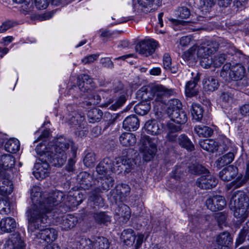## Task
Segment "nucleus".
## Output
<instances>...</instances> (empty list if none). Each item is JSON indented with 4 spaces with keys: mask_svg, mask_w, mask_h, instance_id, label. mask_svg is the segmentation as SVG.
Masks as SVG:
<instances>
[{
    "mask_svg": "<svg viewBox=\"0 0 249 249\" xmlns=\"http://www.w3.org/2000/svg\"><path fill=\"white\" fill-rule=\"evenodd\" d=\"M46 200H39L29 208L26 212L28 220V231L33 238L41 239L48 243L54 241L57 237V231L46 228L51 223L55 222L52 218L53 205Z\"/></svg>",
    "mask_w": 249,
    "mask_h": 249,
    "instance_id": "f257e3e1",
    "label": "nucleus"
},
{
    "mask_svg": "<svg viewBox=\"0 0 249 249\" xmlns=\"http://www.w3.org/2000/svg\"><path fill=\"white\" fill-rule=\"evenodd\" d=\"M43 200H46L48 204L53 205V210L52 211V218L55 220V223H59L61 225V227L64 230H68L73 228L77 223V218L72 215L69 214L63 215V213H58L59 210L55 207L59 203L64 201L65 204L68 207L71 208L79 205L82 201V200L76 201V196H67L65 200L64 195L62 192L56 191L53 192L52 195Z\"/></svg>",
    "mask_w": 249,
    "mask_h": 249,
    "instance_id": "f03ea898",
    "label": "nucleus"
},
{
    "mask_svg": "<svg viewBox=\"0 0 249 249\" xmlns=\"http://www.w3.org/2000/svg\"><path fill=\"white\" fill-rule=\"evenodd\" d=\"M71 140L63 136L59 137L54 145L39 143L36 148V153L40 156L39 160H47L54 166H61L66 162L67 158V151L70 147Z\"/></svg>",
    "mask_w": 249,
    "mask_h": 249,
    "instance_id": "7ed1b4c3",
    "label": "nucleus"
},
{
    "mask_svg": "<svg viewBox=\"0 0 249 249\" xmlns=\"http://www.w3.org/2000/svg\"><path fill=\"white\" fill-rule=\"evenodd\" d=\"M175 90L168 89L162 85H154L148 87H143L137 92L142 100H149L155 99V101L162 102L163 99L173 95Z\"/></svg>",
    "mask_w": 249,
    "mask_h": 249,
    "instance_id": "20e7f679",
    "label": "nucleus"
},
{
    "mask_svg": "<svg viewBox=\"0 0 249 249\" xmlns=\"http://www.w3.org/2000/svg\"><path fill=\"white\" fill-rule=\"evenodd\" d=\"M230 206L234 211V216L239 222L242 223L248 216L249 198L243 191H237L232 195Z\"/></svg>",
    "mask_w": 249,
    "mask_h": 249,
    "instance_id": "39448f33",
    "label": "nucleus"
},
{
    "mask_svg": "<svg viewBox=\"0 0 249 249\" xmlns=\"http://www.w3.org/2000/svg\"><path fill=\"white\" fill-rule=\"evenodd\" d=\"M245 67L240 64L231 66L230 63L225 64L220 72V76L226 81L242 80L246 75Z\"/></svg>",
    "mask_w": 249,
    "mask_h": 249,
    "instance_id": "423d86ee",
    "label": "nucleus"
},
{
    "mask_svg": "<svg viewBox=\"0 0 249 249\" xmlns=\"http://www.w3.org/2000/svg\"><path fill=\"white\" fill-rule=\"evenodd\" d=\"M158 143V138H152L147 135L142 136L140 139V150L142 153L145 161H149L154 158L157 151Z\"/></svg>",
    "mask_w": 249,
    "mask_h": 249,
    "instance_id": "0eeeda50",
    "label": "nucleus"
},
{
    "mask_svg": "<svg viewBox=\"0 0 249 249\" xmlns=\"http://www.w3.org/2000/svg\"><path fill=\"white\" fill-rule=\"evenodd\" d=\"M101 187L99 186L95 188L90 194L89 200L94 202V204L98 207L104 205V200L99 195L102 190H108L112 187L114 184V179L110 176H104L101 178Z\"/></svg>",
    "mask_w": 249,
    "mask_h": 249,
    "instance_id": "6e6552de",
    "label": "nucleus"
},
{
    "mask_svg": "<svg viewBox=\"0 0 249 249\" xmlns=\"http://www.w3.org/2000/svg\"><path fill=\"white\" fill-rule=\"evenodd\" d=\"M227 40L219 38L217 41H207L202 43L198 47V53L199 56L211 55L215 52L219 46L224 47L227 44Z\"/></svg>",
    "mask_w": 249,
    "mask_h": 249,
    "instance_id": "1a4fd4ad",
    "label": "nucleus"
},
{
    "mask_svg": "<svg viewBox=\"0 0 249 249\" xmlns=\"http://www.w3.org/2000/svg\"><path fill=\"white\" fill-rule=\"evenodd\" d=\"M67 119L70 123L77 125V130L75 132L76 135L82 137L87 134V129L85 127V116L83 113L74 111L69 114Z\"/></svg>",
    "mask_w": 249,
    "mask_h": 249,
    "instance_id": "9d476101",
    "label": "nucleus"
},
{
    "mask_svg": "<svg viewBox=\"0 0 249 249\" xmlns=\"http://www.w3.org/2000/svg\"><path fill=\"white\" fill-rule=\"evenodd\" d=\"M224 143L225 144L223 147L224 151H229V152L217 160L216 164L217 166L219 167L231 163L233 160L234 155L237 151L236 148L233 146L232 143L229 140H225Z\"/></svg>",
    "mask_w": 249,
    "mask_h": 249,
    "instance_id": "9b49d317",
    "label": "nucleus"
},
{
    "mask_svg": "<svg viewBox=\"0 0 249 249\" xmlns=\"http://www.w3.org/2000/svg\"><path fill=\"white\" fill-rule=\"evenodd\" d=\"M113 90L114 93H118L119 97L113 104L109 106V108L116 110L121 107L126 102L127 90L124 88L123 84L119 81H117L114 84Z\"/></svg>",
    "mask_w": 249,
    "mask_h": 249,
    "instance_id": "f8f14e48",
    "label": "nucleus"
},
{
    "mask_svg": "<svg viewBox=\"0 0 249 249\" xmlns=\"http://www.w3.org/2000/svg\"><path fill=\"white\" fill-rule=\"evenodd\" d=\"M4 249H24L25 245L20 234L16 232L5 239Z\"/></svg>",
    "mask_w": 249,
    "mask_h": 249,
    "instance_id": "ddd939ff",
    "label": "nucleus"
},
{
    "mask_svg": "<svg viewBox=\"0 0 249 249\" xmlns=\"http://www.w3.org/2000/svg\"><path fill=\"white\" fill-rule=\"evenodd\" d=\"M157 45L158 43L153 39L143 40L139 42L136 49L139 53L147 56L155 52Z\"/></svg>",
    "mask_w": 249,
    "mask_h": 249,
    "instance_id": "4468645a",
    "label": "nucleus"
},
{
    "mask_svg": "<svg viewBox=\"0 0 249 249\" xmlns=\"http://www.w3.org/2000/svg\"><path fill=\"white\" fill-rule=\"evenodd\" d=\"M116 167L112 166L111 172L120 173L123 170V167H125V171L129 172L131 169L134 167V161L132 159L125 156L116 158L114 159Z\"/></svg>",
    "mask_w": 249,
    "mask_h": 249,
    "instance_id": "2eb2a0df",
    "label": "nucleus"
},
{
    "mask_svg": "<svg viewBox=\"0 0 249 249\" xmlns=\"http://www.w3.org/2000/svg\"><path fill=\"white\" fill-rule=\"evenodd\" d=\"M217 183V179L209 172L201 176L196 181V185L203 189H211L215 187Z\"/></svg>",
    "mask_w": 249,
    "mask_h": 249,
    "instance_id": "dca6fc26",
    "label": "nucleus"
},
{
    "mask_svg": "<svg viewBox=\"0 0 249 249\" xmlns=\"http://www.w3.org/2000/svg\"><path fill=\"white\" fill-rule=\"evenodd\" d=\"M39 160L40 162H38L35 165V170L33 171V174L37 179H41L48 176L50 172V165L48 162L49 161L47 159Z\"/></svg>",
    "mask_w": 249,
    "mask_h": 249,
    "instance_id": "f3484780",
    "label": "nucleus"
},
{
    "mask_svg": "<svg viewBox=\"0 0 249 249\" xmlns=\"http://www.w3.org/2000/svg\"><path fill=\"white\" fill-rule=\"evenodd\" d=\"M85 243L88 248L87 249H108L109 246L108 240L104 237H96L91 240L89 239L82 240V244Z\"/></svg>",
    "mask_w": 249,
    "mask_h": 249,
    "instance_id": "a211bd4d",
    "label": "nucleus"
},
{
    "mask_svg": "<svg viewBox=\"0 0 249 249\" xmlns=\"http://www.w3.org/2000/svg\"><path fill=\"white\" fill-rule=\"evenodd\" d=\"M206 205L208 209L215 212L223 209L226 205V202L223 196H215L207 199Z\"/></svg>",
    "mask_w": 249,
    "mask_h": 249,
    "instance_id": "6ab92c4d",
    "label": "nucleus"
},
{
    "mask_svg": "<svg viewBox=\"0 0 249 249\" xmlns=\"http://www.w3.org/2000/svg\"><path fill=\"white\" fill-rule=\"evenodd\" d=\"M15 163V158L11 155H1L0 157V176H4L5 171L13 168Z\"/></svg>",
    "mask_w": 249,
    "mask_h": 249,
    "instance_id": "aec40b11",
    "label": "nucleus"
},
{
    "mask_svg": "<svg viewBox=\"0 0 249 249\" xmlns=\"http://www.w3.org/2000/svg\"><path fill=\"white\" fill-rule=\"evenodd\" d=\"M144 127L146 132L152 135H158L163 132V125L155 120H149L145 124Z\"/></svg>",
    "mask_w": 249,
    "mask_h": 249,
    "instance_id": "412c9836",
    "label": "nucleus"
},
{
    "mask_svg": "<svg viewBox=\"0 0 249 249\" xmlns=\"http://www.w3.org/2000/svg\"><path fill=\"white\" fill-rule=\"evenodd\" d=\"M162 0H138V4L145 13L150 12L161 5Z\"/></svg>",
    "mask_w": 249,
    "mask_h": 249,
    "instance_id": "4be33fe9",
    "label": "nucleus"
},
{
    "mask_svg": "<svg viewBox=\"0 0 249 249\" xmlns=\"http://www.w3.org/2000/svg\"><path fill=\"white\" fill-rule=\"evenodd\" d=\"M238 173L237 168L230 165L224 168L219 173V178L224 181H229L236 176Z\"/></svg>",
    "mask_w": 249,
    "mask_h": 249,
    "instance_id": "5701e85b",
    "label": "nucleus"
},
{
    "mask_svg": "<svg viewBox=\"0 0 249 249\" xmlns=\"http://www.w3.org/2000/svg\"><path fill=\"white\" fill-rule=\"evenodd\" d=\"M77 179L81 188L84 190L89 189L93 181L92 176L87 172H81L78 175Z\"/></svg>",
    "mask_w": 249,
    "mask_h": 249,
    "instance_id": "b1692460",
    "label": "nucleus"
},
{
    "mask_svg": "<svg viewBox=\"0 0 249 249\" xmlns=\"http://www.w3.org/2000/svg\"><path fill=\"white\" fill-rule=\"evenodd\" d=\"M199 80V77L198 74H197L193 80H190L186 83L185 89L186 96L191 97L197 94L198 90L197 83Z\"/></svg>",
    "mask_w": 249,
    "mask_h": 249,
    "instance_id": "393cba45",
    "label": "nucleus"
},
{
    "mask_svg": "<svg viewBox=\"0 0 249 249\" xmlns=\"http://www.w3.org/2000/svg\"><path fill=\"white\" fill-rule=\"evenodd\" d=\"M123 127L126 130L135 131L139 127V119L134 115L129 116L124 120Z\"/></svg>",
    "mask_w": 249,
    "mask_h": 249,
    "instance_id": "a878e982",
    "label": "nucleus"
},
{
    "mask_svg": "<svg viewBox=\"0 0 249 249\" xmlns=\"http://www.w3.org/2000/svg\"><path fill=\"white\" fill-rule=\"evenodd\" d=\"M202 84L205 91L213 92L216 90L219 87L218 81L213 76L205 77L203 80Z\"/></svg>",
    "mask_w": 249,
    "mask_h": 249,
    "instance_id": "bb28decb",
    "label": "nucleus"
},
{
    "mask_svg": "<svg viewBox=\"0 0 249 249\" xmlns=\"http://www.w3.org/2000/svg\"><path fill=\"white\" fill-rule=\"evenodd\" d=\"M16 225V221L14 218L8 217L1 220L0 228L3 232H10L15 229Z\"/></svg>",
    "mask_w": 249,
    "mask_h": 249,
    "instance_id": "cd10ccee",
    "label": "nucleus"
},
{
    "mask_svg": "<svg viewBox=\"0 0 249 249\" xmlns=\"http://www.w3.org/2000/svg\"><path fill=\"white\" fill-rule=\"evenodd\" d=\"M169 116L172 121L178 124H185L187 121L186 114L182 109L172 111L169 113Z\"/></svg>",
    "mask_w": 249,
    "mask_h": 249,
    "instance_id": "c85d7f7f",
    "label": "nucleus"
},
{
    "mask_svg": "<svg viewBox=\"0 0 249 249\" xmlns=\"http://www.w3.org/2000/svg\"><path fill=\"white\" fill-rule=\"evenodd\" d=\"M112 160L108 158H106L103 159L96 167V171L99 175H105L109 171H111L112 169Z\"/></svg>",
    "mask_w": 249,
    "mask_h": 249,
    "instance_id": "c756f323",
    "label": "nucleus"
},
{
    "mask_svg": "<svg viewBox=\"0 0 249 249\" xmlns=\"http://www.w3.org/2000/svg\"><path fill=\"white\" fill-rule=\"evenodd\" d=\"M130 192V188L128 185L121 184L116 186L113 193L116 194L117 196L119 197L120 201H123L129 195Z\"/></svg>",
    "mask_w": 249,
    "mask_h": 249,
    "instance_id": "7c9ffc66",
    "label": "nucleus"
},
{
    "mask_svg": "<svg viewBox=\"0 0 249 249\" xmlns=\"http://www.w3.org/2000/svg\"><path fill=\"white\" fill-rule=\"evenodd\" d=\"M216 242L218 246L229 247L232 243V238L228 232H224L219 234L216 238Z\"/></svg>",
    "mask_w": 249,
    "mask_h": 249,
    "instance_id": "2f4dec72",
    "label": "nucleus"
},
{
    "mask_svg": "<svg viewBox=\"0 0 249 249\" xmlns=\"http://www.w3.org/2000/svg\"><path fill=\"white\" fill-rule=\"evenodd\" d=\"M121 144L124 146L133 145L136 142L135 136L131 133L124 132L119 137Z\"/></svg>",
    "mask_w": 249,
    "mask_h": 249,
    "instance_id": "473e14b6",
    "label": "nucleus"
},
{
    "mask_svg": "<svg viewBox=\"0 0 249 249\" xmlns=\"http://www.w3.org/2000/svg\"><path fill=\"white\" fill-rule=\"evenodd\" d=\"M92 82V79L87 74L80 75L77 78V85L79 89L85 92L88 90L89 87L88 84H91Z\"/></svg>",
    "mask_w": 249,
    "mask_h": 249,
    "instance_id": "72a5a7b5",
    "label": "nucleus"
},
{
    "mask_svg": "<svg viewBox=\"0 0 249 249\" xmlns=\"http://www.w3.org/2000/svg\"><path fill=\"white\" fill-rule=\"evenodd\" d=\"M13 191L11 182L6 178H0V195L2 196L10 194Z\"/></svg>",
    "mask_w": 249,
    "mask_h": 249,
    "instance_id": "f704fd0d",
    "label": "nucleus"
},
{
    "mask_svg": "<svg viewBox=\"0 0 249 249\" xmlns=\"http://www.w3.org/2000/svg\"><path fill=\"white\" fill-rule=\"evenodd\" d=\"M122 239L127 246H132L135 242L136 235L132 229L124 230L122 233Z\"/></svg>",
    "mask_w": 249,
    "mask_h": 249,
    "instance_id": "c9c22d12",
    "label": "nucleus"
},
{
    "mask_svg": "<svg viewBox=\"0 0 249 249\" xmlns=\"http://www.w3.org/2000/svg\"><path fill=\"white\" fill-rule=\"evenodd\" d=\"M200 146L204 150L213 152L217 150L218 144L213 139H206L201 140L199 142Z\"/></svg>",
    "mask_w": 249,
    "mask_h": 249,
    "instance_id": "e433bc0d",
    "label": "nucleus"
},
{
    "mask_svg": "<svg viewBox=\"0 0 249 249\" xmlns=\"http://www.w3.org/2000/svg\"><path fill=\"white\" fill-rule=\"evenodd\" d=\"M20 143L15 138L10 139L7 141L4 144V148L6 151L11 153H16L19 149Z\"/></svg>",
    "mask_w": 249,
    "mask_h": 249,
    "instance_id": "4c0bfd02",
    "label": "nucleus"
},
{
    "mask_svg": "<svg viewBox=\"0 0 249 249\" xmlns=\"http://www.w3.org/2000/svg\"><path fill=\"white\" fill-rule=\"evenodd\" d=\"M136 105L134 107L135 112L140 115L147 114L150 110L151 106L149 103L145 100Z\"/></svg>",
    "mask_w": 249,
    "mask_h": 249,
    "instance_id": "58836bf2",
    "label": "nucleus"
},
{
    "mask_svg": "<svg viewBox=\"0 0 249 249\" xmlns=\"http://www.w3.org/2000/svg\"><path fill=\"white\" fill-rule=\"evenodd\" d=\"M115 213L118 216L124 218V220H127L130 217L131 211L128 206L122 203L116 209Z\"/></svg>",
    "mask_w": 249,
    "mask_h": 249,
    "instance_id": "ea45409f",
    "label": "nucleus"
},
{
    "mask_svg": "<svg viewBox=\"0 0 249 249\" xmlns=\"http://www.w3.org/2000/svg\"><path fill=\"white\" fill-rule=\"evenodd\" d=\"M194 130L198 136L200 137H210L213 133L212 128L203 124L196 126Z\"/></svg>",
    "mask_w": 249,
    "mask_h": 249,
    "instance_id": "a19ab883",
    "label": "nucleus"
},
{
    "mask_svg": "<svg viewBox=\"0 0 249 249\" xmlns=\"http://www.w3.org/2000/svg\"><path fill=\"white\" fill-rule=\"evenodd\" d=\"M87 116L89 122L94 123L99 122L101 120L103 116V112L98 108H93L88 111Z\"/></svg>",
    "mask_w": 249,
    "mask_h": 249,
    "instance_id": "79ce46f5",
    "label": "nucleus"
},
{
    "mask_svg": "<svg viewBox=\"0 0 249 249\" xmlns=\"http://www.w3.org/2000/svg\"><path fill=\"white\" fill-rule=\"evenodd\" d=\"M205 18L199 16L196 19L193 20L192 21H182L181 23L183 25L186 26L187 28L191 30L192 31H196L201 29V27L199 24H201V21H203Z\"/></svg>",
    "mask_w": 249,
    "mask_h": 249,
    "instance_id": "37998d69",
    "label": "nucleus"
},
{
    "mask_svg": "<svg viewBox=\"0 0 249 249\" xmlns=\"http://www.w3.org/2000/svg\"><path fill=\"white\" fill-rule=\"evenodd\" d=\"M71 143L70 146H71V157L69 160L68 163L66 166V170L69 172H71L74 170L75 160L74 159L76 157L77 149L75 146L73 145L72 142L71 141Z\"/></svg>",
    "mask_w": 249,
    "mask_h": 249,
    "instance_id": "c03bdc74",
    "label": "nucleus"
},
{
    "mask_svg": "<svg viewBox=\"0 0 249 249\" xmlns=\"http://www.w3.org/2000/svg\"><path fill=\"white\" fill-rule=\"evenodd\" d=\"M220 99L221 106L224 107H227L232 101L233 94L232 90L222 92Z\"/></svg>",
    "mask_w": 249,
    "mask_h": 249,
    "instance_id": "a18cd8bd",
    "label": "nucleus"
},
{
    "mask_svg": "<svg viewBox=\"0 0 249 249\" xmlns=\"http://www.w3.org/2000/svg\"><path fill=\"white\" fill-rule=\"evenodd\" d=\"M191 112L194 120L198 122L201 121L203 117V110L199 105L193 104Z\"/></svg>",
    "mask_w": 249,
    "mask_h": 249,
    "instance_id": "49530a36",
    "label": "nucleus"
},
{
    "mask_svg": "<svg viewBox=\"0 0 249 249\" xmlns=\"http://www.w3.org/2000/svg\"><path fill=\"white\" fill-rule=\"evenodd\" d=\"M179 144L182 147L186 148L187 150L192 151L194 149V146L185 135H181L178 139Z\"/></svg>",
    "mask_w": 249,
    "mask_h": 249,
    "instance_id": "de8ad7c7",
    "label": "nucleus"
},
{
    "mask_svg": "<svg viewBox=\"0 0 249 249\" xmlns=\"http://www.w3.org/2000/svg\"><path fill=\"white\" fill-rule=\"evenodd\" d=\"M183 57L186 60H195L197 57H199L198 53V47L194 45L190 48L188 51L184 52Z\"/></svg>",
    "mask_w": 249,
    "mask_h": 249,
    "instance_id": "09e8293b",
    "label": "nucleus"
},
{
    "mask_svg": "<svg viewBox=\"0 0 249 249\" xmlns=\"http://www.w3.org/2000/svg\"><path fill=\"white\" fill-rule=\"evenodd\" d=\"M247 180L244 178L242 175H239L236 179L230 183L228 186V189L230 190L231 188L234 187V189L238 188L243 186Z\"/></svg>",
    "mask_w": 249,
    "mask_h": 249,
    "instance_id": "8fccbe9b",
    "label": "nucleus"
},
{
    "mask_svg": "<svg viewBox=\"0 0 249 249\" xmlns=\"http://www.w3.org/2000/svg\"><path fill=\"white\" fill-rule=\"evenodd\" d=\"M216 0H200L201 11L205 14L209 13Z\"/></svg>",
    "mask_w": 249,
    "mask_h": 249,
    "instance_id": "3c124183",
    "label": "nucleus"
},
{
    "mask_svg": "<svg viewBox=\"0 0 249 249\" xmlns=\"http://www.w3.org/2000/svg\"><path fill=\"white\" fill-rule=\"evenodd\" d=\"M168 113H171L175 110L182 109V104L180 101L177 99H172L168 102Z\"/></svg>",
    "mask_w": 249,
    "mask_h": 249,
    "instance_id": "603ef678",
    "label": "nucleus"
},
{
    "mask_svg": "<svg viewBox=\"0 0 249 249\" xmlns=\"http://www.w3.org/2000/svg\"><path fill=\"white\" fill-rule=\"evenodd\" d=\"M176 15L178 17L182 19L188 18L191 15V12L189 8L183 6L179 7L176 11Z\"/></svg>",
    "mask_w": 249,
    "mask_h": 249,
    "instance_id": "864d4df0",
    "label": "nucleus"
},
{
    "mask_svg": "<svg viewBox=\"0 0 249 249\" xmlns=\"http://www.w3.org/2000/svg\"><path fill=\"white\" fill-rule=\"evenodd\" d=\"M94 218L96 222L99 224H106L110 221V217L105 213H98L94 215Z\"/></svg>",
    "mask_w": 249,
    "mask_h": 249,
    "instance_id": "5fc2aeb1",
    "label": "nucleus"
},
{
    "mask_svg": "<svg viewBox=\"0 0 249 249\" xmlns=\"http://www.w3.org/2000/svg\"><path fill=\"white\" fill-rule=\"evenodd\" d=\"M201 58L200 64L201 66L205 69L209 68L211 66H213V58L211 55L199 56Z\"/></svg>",
    "mask_w": 249,
    "mask_h": 249,
    "instance_id": "6e6d98bb",
    "label": "nucleus"
},
{
    "mask_svg": "<svg viewBox=\"0 0 249 249\" xmlns=\"http://www.w3.org/2000/svg\"><path fill=\"white\" fill-rule=\"evenodd\" d=\"M226 59V55L224 53L217 54L213 58V67L217 68L221 66Z\"/></svg>",
    "mask_w": 249,
    "mask_h": 249,
    "instance_id": "4d7b16f0",
    "label": "nucleus"
},
{
    "mask_svg": "<svg viewBox=\"0 0 249 249\" xmlns=\"http://www.w3.org/2000/svg\"><path fill=\"white\" fill-rule=\"evenodd\" d=\"M95 161L96 159L93 153H88L83 160L85 165L88 167L93 166Z\"/></svg>",
    "mask_w": 249,
    "mask_h": 249,
    "instance_id": "13d9d810",
    "label": "nucleus"
},
{
    "mask_svg": "<svg viewBox=\"0 0 249 249\" xmlns=\"http://www.w3.org/2000/svg\"><path fill=\"white\" fill-rule=\"evenodd\" d=\"M10 209L9 203L0 197V213L7 214L10 213Z\"/></svg>",
    "mask_w": 249,
    "mask_h": 249,
    "instance_id": "bf43d9fd",
    "label": "nucleus"
},
{
    "mask_svg": "<svg viewBox=\"0 0 249 249\" xmlns=\"http://www.w3.org/2000/svg\"><path fill=\"white\" fill-rule=\"evenodd\" d=\"M189 171L192 174H197L203 172L205 169L199 164H194L189 167Z\"/></svg>",
    "mask_w": 249,
    "mask_h": 249,
    "instance_id": "052dcab7",
    "label": "nucleus"
},
{
    "mask_svg": "<svg viewBox=\"0 0 249 249\" xmlns=\"http://www.w3.org/2000/svg\"><path fill=\"white\" fill-rule=\"evenodd\" d=\"M16 25V22L11 20H7L3 22L0 26V34L6 32L7 30L15 26Z\"/></svg>",
    "mask_w": 249,
    "mask_h": 249,
    "instance_id": "680f3d73",
    "label": "nucleus"
},
{
    "mask_svg": "<svg viewBox=\"0 0 249 249\" xmlns=\"http://www.w3.org/2000/svg\"><path fill=\"white\" fill-rule=\"evenodd\" d=\"M98 56L99 55L96 54L87 55L82 59L81 62L84 65L89 64L93 63L94 61L97 60Z\"/></svg>",
    "mask_w": 249,
    "mask_h": 249,
    "instance_id": "e2e57ef3",
    "label": "nucleus"
},
{
    "mask_svg": "<svg viewBox=\"0 0 249 249\" xmlns=\"http://www.w3.org/2000/svg\"><path fill=\"white\" fill-rule=\"evenodd\" d=\"M215 217L219 226L225 225L227 216L225 213L222 212L217 213Z\"/></svg>",
    "mask_w": 249,
    "mask_h": 249,
    "instance_id": "0e129e2a",
    "label": "nucleus"
},
{
    "mask_svg": "<svg viewBox=\"0 0 249 249\" xmlns=\"http://www.w3.org/2000/svg\"><path fill=\"white\" fill-rule=\"evenodd\" d=\"M49 3V0H35V5L39 10L46 9L48 7Z\"/></svg>",
    "mask_w": 249,
    "mask_h": 249,
    "instance_id": "69168bd1",
    "label": "nucleus"
},
{
    "mask_svg": "<svg viewBox=\"0 0 249 249\" xmlns=\"http://www.w3.org/2000/svg\"><path fill=\"white\" fill-rule=\"evenodd\" d=\"M168 133H176L181 130L180 125H176L173 122H169L167 124Z\"/></svg>",
    "mask_w": 249,
    "mask_h": 249,
    "instance_id": "338daca9",
    "label": "nucleus"
},
{
    "mask_svg": "<svg viewBox=\"0 0 249 249\" xmlns=\"http://www.w3.org/2000/svg\"><path fill=\"white\" fill-rule=\"evenodd\" d=\"M40 189L38 187H34L31 190V196L33 202L36 201H38V200H36L35 198L38 196H41Z\"/></svg>",
    "mask_w": 249,
    "mask_h": 249,
    "instance_id": "774afa93",
    "label": "nucleus"
}]
</instances>
